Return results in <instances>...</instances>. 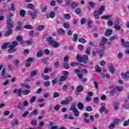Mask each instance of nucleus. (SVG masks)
Returning a JSON list of instances; mask_svg holds the SVG:
<instances>
[{"mask_svg":"<svg viewBox=\"0 0 129 129\" xmlns=\"http://www.w3.org/2000/svg\"><path fill=\"white\" fill-rule=\"evenodd\" d=\"M105 9L104 6H101L98 10L95 11L94 12V17H95V20H99V16H101Z\"/></svg>","mask_w":129,"mask_h":129,"instance_id":"f257e3e1","label":"nucleus"},{"mask_svg":"<svg viewBox=\"0 0 129 129\" xmlns=\"http://www.w3.org/2000/svg\"><path fill=\"white\" fill-rule=\"evenodd\" d=\"M76 58L77 61L81 63H87V60H88V56L86 54H84L83 56H81L79 54H78Z\"/></svg>","mask_w":129,"mask_h":129,"instance_id":"f03ea898","label":"nucleus"},{"mask_svg":"<svg viewBox=\"0 0 129 129\" xmlns=\"http://www.w3.org/2000/svg\"><path fill=\"white\" fill-rule=\"evenodd\" d=\"M18 93V96H22V94L23 95H27L30 93V91L28 90H22V89H15L13 91V93Z\"/></svg>","mask_w":129,"mask_h":129,"instance_id":"7ed1b4c3","label":"nucleus"},{"mask_svg":"<svg viewBox=\"0 0 129 129\" xmlns=\"http://www.w3.org/2000/svg\"><path fill=\"white\" fill-rule=\"evenodd\" d=\"M47 42L50 46L52 47H54V48H58L59 47V43L56 42L54 38H52L51 37H49L47 38Z\"/></svg>","mask_w":129,"mask_h":129,"instance_id":"20e7f679","label":"nucleus"},{"mask_svg":"<svg viewBox=\"0 0 129 129\" xmlns=\"http://www.w3.org/2000/svg\"><path fill=\"white\" fill-rule=\"evenodd\" d=\"M19 45V42L17 41H14L12 42V44L9 46V49L8 50V52L10 54H12L13 52H15L16 49L14 48H15L16 46Z\"/></svg>","mask_w":129,"mask_h":129,"instance_id":"39448f33","label":"nucleus"},{"mask_svg":"<svg viewBox=\"0 0 129 129\" xmlns=\"http://www.w3.org/2000/svg\"><path fill=\"white\" fill-rule=\"evenodd\" d=\"M70 110H72L74 113L75 116L78 117L79 116V111L76 108V106L75 104H73L70 109Z\"/></svg>","mask_w":129,"mask_h":129,"instance_id":"423d86ee","label":"nucleus"},{"mask_svg":"<svg viewBox=\"0 0 129 129\" xmlns=\"http://www.w3.org/2000/svg\"><path fill=\"white\" fill-rule=\"evenodd\" d=\"M48 127L49 129H58L59 128L58 126L56 125V122L53 121H50L49 122Z\"/></svg>","mask_w":129,"mask_h":129,"instance_id":"0eeeda50","label":"nucleus"},{"mask_svg":"<svg viewBox=\"0 0 129 129\" xmlns=\"http://www.w3.org/2000/svg\"><path fill=\"white\" fill-rule=\"evenodd\" d=\"M8 30L12 29L14 27V22H12V19H9L6 21Z\"/></svg>","mask_w":129,"mask_h":129,"instance_id":"6e6552de","label":"nucleus"},{"mask_svg":"<svg viewBox=\"0 0 129 129\" xmlns=\"http://www.w3.org/2000/svg\"><path fill=\"white\" fill-rule=\"evenodd\" d=\"M27 14L32 17V19H35L37 17V15H38V11L34 10L33 13H32L31 11H29Z\"/></svg>","mask_w":129,"mask_h":129,"instance_id":"1a4fd4ad","label":"nucleus"},{"mask_svg":"<svg viewBox=\"0 0 129 129\" xmlns=\"http://www.w3.org/2000/svg\"><path fill=\"white\" fill-rule=\"evenodd\" d=\"M107 42V39L105 37H103L102 38V40L101 41V43L100 44V47H101V46H103L104 44H105Z\"/></svg>","mask_w":129,"mask_h":129,"instance_id":"9d476101","label":"nucleus"},{"mask_svg":"<svg viewBox=\"0 0 129 129\" xmlns=\"http://www.w3.org/2000/svg\"><path fill=\"white\" fill-rule=\"evenodd\" d=\"M55 17V12L51 11L49 15H46V18L47 19H49V18H51V19H53Z\"/></svg>","mask_w":129,"mask_h":129,"instance_id":"9b49d317","label":"nucleus"},{"mask_svg":"<svg viewBox=\"0 0 129 129\" xmlns=\"http://www.w3.org/2000/svg\"><path fill=\"white\" fill-rule=\"evenodd\" d=\"M16 40L20 42V44H24V41H23V36H18L16 37Z\"/></svg>","mask_w":129,"mask_h":129,"instance_id":"f8f14e48","label":"nucleus"},{"mask_svg":"<svg viewBox=\"0 0 129 129\" xmlns=\"http://www.w3.org/2000/svg\"><path fill=\"white\" fill-rule=\"evenodd\" d=\"M58 35H65V31L63 28H59L58 30Z\"/></svg>","mask_w":129,"mask_h":129,"instance_id":"ddd939ff","label":"nucleus"},{"mask_svg":"<svg viewBox=\"0 0 129 129\" xmlns=\"http://www.w3.org/2000/svg\"><path fill=\"white\" fill-rule=\"evenodd\" d=\"M45 26L44 25H39L36 27L37 31H43V29H44Z\"/></svg>","mask_w":129,"mask_h":129,"instance_id":"4468645a","label":"nucleus"},{"mask_svg":"<svg viewBox=\"0 0 129 129\" xmlns=\"http://www.w3.org/2000/svg\"><path fill=\"white\" fill-rule=\"evenodd\" d=\"M27 8L29 9V10H34V9H35V6L32 4L29 3L27 4Z\"/></svg>","mask_w":129,"mask_h":129,"instance_id":"2eb2a0df","label":"nucleus"},{"mask_svg":"<svg viewBox=\"0 0 129 129\" xmlns=\"http://www.w3.org/2000/svg\"><path fill=\"white\" fill-rule=\"evenodd\" d=\"M77 92H81L83 90V86L80 85L76 88Z\"/></svg>","mask_w":129,"mask_h":129,"instance_id":"dca6fc26","label":"nucleus"},{"mask_svg":"<svg viewBox=\"0 0 129 129\" xmlns=\"http://www.w3.org/2000/svg\"><path fill=\"white\" fill-rule=\"evenodd\" d=\"M111 33H112V30L111 29H107L105 35L106 36H110Z\"/></svg>","mask_w":129,"mask_h":129,"instance_id":"f3484780","label":"nucleus"},{"mask_svg":"<svg viewBox=\"0 0 129 129\" xmlns=\"http://www.w3.org/2000/svg\"><path fill=\"white\" fill-rule=\"evenodd\" d=\"M63 16L64 20H70L71 19V15L69 14H64Z\"/></svg>","mask_w":129,"mask_h":129,"instance_id":"a211bd4d","label":"nucleus"},{"mask_svg":"<svg viewBox=\"0 0 129 129\" xmlns=\"http://www.w3.org/2000/svg\"><path fill=\"white\" fill-rule=\"evenodd\" d=\"M109 70L112 74H113L114 73V68L111 65L109 66Z\"/></svg>","mask_w":129,"mask_h":129,"instance_id":"6ab92c4d","label":"nucleus"},{"mask_svg":"<svg viewBox=\"0 0 129 129\" xmlns=\"http://www.w3.org/2000/svg\"><path fill=\"white\" fill-rule=\"evenodd\" d=\"M116 91V90L115 88H113L110 90V93L112 95V96H114V94H115V92Z\"/></svg>","mask_w":129,"mask_h":129,"instance_id":"aec40b11","label":"nucleus"},{"mask_svg":"<svg viewBox=\"0 0 129 129\" xmlns=\"http://www.w3.org/2000/svg\"><path fill=\"white\" fill-rule=\"evenodd\" d=\"M78 108L80 110L83 109V108L84 107V105H83V104L82 103H79L77 105Z\"/></svg>","mask_w":129,"mask_h":129,"instance_id":"412c9836","label":"nucleus"},{"mask_svg":"<svg viewBox=\"0 0 129 129\" xmlns=\"http://www.w3.org/2000/svg\"><path fill=\"white\" fill-rule=\"evenodd\" d=\"M116 90H118L119 92H120L123 90V87L122 86H118L116 87L115 88Z\"/></svg>","mask_w":129,"mask_h":129,"instance_id":"4be33fe9","label":"nucleus"},{"mask_svg":"<svg viewBox=\"0 0 129 129\" xmlns=\"http://www.w3.org/2000/svg\"><path fill=\"white\" fill-rule=\"evenodd\" d=\"M48 71H49V72H51V71H52V69L49 67L45 68L44 71V73L47 74L48 73Z\"/></svg>","mask_w":129,"mask_h":129,"instance_id":"5701e85b","label":"nucleus"},{"mask_svg":"<svg viewBox=\"0 0 129 129\" xmlns=\"http://www.w3.org/2000/svg\"><path fill=\"white\" fill-rule=\"evenodd\" d=\"M10 44L9 42H5V43L3 44L2 49H7L8 47V45Z\"/></svg>","mask_w":129,"mask_h":129,"instance_id":"b1692460","label":"nucleus"},{"mask_svg":"<svg viewBox=\"0 0 129 129\" xmlns=\"http://www.w3.org/2000/svg\"><path fill=\"white\" fill-rule=\"evenodd\" d=\"M8 31L5 34V36H6V37L10 36V35L12 34V28H10V29H8Z\"/></svg>","mask_w":129,"mask_h":129,"instance_id":"393cba45","label":"nucleus"},{"mask_svg":"<svg viewBox=\"0 0 129 129\" xmlns=\"http://www.w3.org/2000/svg\"><path fill=\"white\" fill-rule=\"evenodd\" d=\"M67 79V76H62L59 78V81H65Z\"/></svg>","mask_w":129,"mask_h":129,"instance_id":"a878e982","label":"nucleus"},{"mask_svg":"<svg viewBox=\"0 0 129 129\" xmlns=\"http://www.w3.org/2000/svg\"><path fill=\"white\" fill-rule=\"evenodd\" d=\"M77 6H78V3H77L76 2H72V3L71 7L73 9H75V8H76V7H77Z\"/></svg>","mask_w":129,"mask_h":129,"instance_id":"bb28decb","label":"nucleus"},{"mask_svg":"<svg viewBox=\"0 0 129 129\" xmlns=\"http://www.w3.org/2000/svg\"><path fill=\"white\" fill-rule=\"evenodd\" d=\"M66 100L69 103L71 101L73 100V98L72 97H66Z\"/></svg>","mask_w":129,"mask_h":129,"instance_id":"cd10ccee","label":"nucleus"},{"mask_svg":"<svg viewBox=\"0 0 129 129\" xmlns=\"http://www.w3.org/2000/svg\"><path fill=\"white\" fill-rule=\"evenodd\" d=\"M98 53L99 54L100 57H102L103 56V54H104V50H101L98 51Z\"/></svg>","mask_w":129,"mask_h":129,"instance_id":"c85d7f7f","label":"nucleus"},{"mask_svg":"<svg viewBox=\"0 0 129 129\" xmlns=\"http://www.w3.org/2000/svg\"><path fill=\"white\" fill-rule=\"evenodd\" d=\"M19 121L18 120H16L15 121L12 122L11 124L12 125H19Z\"/></svg>","mask_w":129,"mask_h":129,"instance_id":"c756f323","label":"nucleus"},{"mask_svg":"<svg viewBox=\"0 0 129 129\" xmlns=\"http://www.w3.org/2000/svg\"><path fill=\"white\" fill-rule=\"evenodd\" d=\"M63 27L65 28V29H69L70 28V25L68 23H64L63 24Z\"/></svg>","mask_w":129,"mask_h":129,"instance_id":"7c9ffc66","label":"nucleus"},{"mask_svg":"<svg viewBox=\"0 0 129 129\" xmlns=\"http://www.w3.org/2000/svg\"><path fill=\"white\" fill-rule=\"evenodd\" d=\"M24 28L28 30H32L33 29V27L30 25H25L24 26Z\"/></svg>","mask_w":129,"mask_h":129,"instance_id":"2f4dec72","label":"nucleus"},{"mask_svg":"<svg viewBox=\"0 0 129 129\" xmlns=\"http://www.w3.org/2000/svg\"><path fill=\"white\" fill-rule=\"evenodd\" d=\"M20 15L21 17L24 18L25 17V15H26V12L24 10H21L20 12Z\"/></svg>","mask_w":129,"mask_h":129,"instance_id":"473e14b6","label":"nucleus"},{"mask_svg":"<svg viewBox=\"0 0 129 129\" xmlns=\"http://www.w3.org/2000/svg\"><path fill=\"white\" fill-rule=\"evenodd\" d=\"M37 72H37V71H33L31 72L30 74V76H31L32 77H34V76H36V75H37Z\"/></svg>","mask_w":129,"mask_h":129,"instance_id":"72a5a7b5","label":"nucleus"},{"mask_svg":"<svg viewBox=\"0 0 129 129\" xmlns=\"http://www.w3.org/2000/svg\"><path fill=\"white\" fill-rule=\"evenodd\" d=\"M43 55V51L39 50L37 53V56L38 57H42Z\"/></svg>","mask_w":129,"mask_h":129,"instance_id":"f704fd0d","label":"nucleus"},{"mask_svg":"<svg viewBox=\"0 0 129 129\" xmlns=\"http://www.w3.org/2000/svg\"><path fill=\"white\" fill-rule=\"evenodd\" d=\"M43 85L46 87H49L51 85V83L49 81H45L43 83Z\"/></svg>","mask_w":129,"mask_h":129,"instance_id":"c9c22d12","label":"nucleus"},{"mask_svg":"<svg viewBox=\"0 0 129 129\" xmlns=\"http://www.w3.org/2000/svg\"><path fill=\"white\" fill-rule=\"evenodd\" d=\"M120 121V120L119 118H115L114 120H113V123L114 124V125H116L118 123V122H119Z\"/></svg>","mask_w":129,"mask_h":129,"instance_id":"e433bc0d","label":"nucleus"},{"mask_svg":"<svg viewBox=\"0 0 129 129\" xmlns=\"http://www.w3.org/2000/svg\"><path fill=\"white\" fill-rule=\"evenodd\" d=\"M30 114H34V115H37L38 114V109H35L33 111H32Z\"/></svg>","mask_w":129,"mask_h":129,"instance_id":"4c0bfd02","label":"nucleus"},{"mask_svg":"<svg viewBox=\"0 0 129 129\" xmlns=\"http://www.w3.org/2000/svg\"><path fill=\"white\" fill-rule=\"evenodd\" d=\"M21 86L22 87H25V88H27V89H30V88H31L30 86L23 83L21 84Z\"/></svg>","mask_w":129,"mask_h":129,"instance_id":"58836bf2","label":"nucleus"},{"mask_svg":"<svg viewBox=\"0 0 129 129\" xmlns=\"http://www.w3.org/2000/svg\"><path fill=\"white\" fill-rule=\"evenodd\" d=\"M111 17V16L110 15H108V16H102L101 17V19L104 20H109Z\"/></svg>","mask_w":129,"mask_h":129,"instance_id":"ea45409f","label":"nucleus"},{"mask_svg":"<svg viewBox=\"0 0 129 129\" xmlns=\"http://www.w3.org/2000/svg\"><path fill=\"white\" fill-rule=\"evenodd\" d=\"M30 124H31V125H36V124H37V120L34 119L31 120L30 122Z\"/></svg>","mask_w":129,"mask_h":129,"instance_id":"a19ab883","label":"nucleus"},{"mask_svg":"<svg viewBox=\"0 0 129 129\" xmlns=\"http://www.w3.org/2000/svg\"><path fill=\"white\" fill-rule=\"evenodd\" d=\"M77 39H78V35L75 33V34H74V39H73L74 42H76L77 41Z\"/></svg>","mask_w":129,"mask_h":129,"instance_id":"79ce46f5","label":"nucleus"},{"mask_svg":"<svg viewBox=\"0 0 129 129\" xmlns=\"http://www.w3.org/2000/svg\"><path fill=\"white\" fill-rule=\"evenodd\" d=\"M79 42H80V43H84L85 42H86V40L84 38H79L78 39Z\"/></svg>","mask_w":129,"mask_h":129,"instance_id":"37998d69","label":"nucleus"},{"mask_svg":"<svg viewBox=\"0 0 129 129\" xmlns=\"http://www.w3.org/2000/svg\"><path fill=\"white\" fill-rule=\"evenodd\" d=\"M78 49L80 51H83L84 50V46L81 44L78 45Z\"/></svg>","mask_w":129,"mask_h":129,"instance_id":"c03bdc74","label":"nucleus"},{"mask_svg":"<svg viewBox=\"0 0 129 129\" xmlns=\"http://www.w3.org/2000/svg\"><path fill=\"white\" fill-rule=\"evenodd\" d=\"M69 61V56H67L63 58L64 63H67Z\"/></svg>","mask_w":129,"mask_h":129,"instance_id":"a18cd8bd","label":"nucleus"},{"mask_svg":"<svg viewBox=\"0 0 129 129\" xmlns=\"http://www.w3.org/2000/svg\"><path fill=\"white\" fill-rule=\"evenodd\" d=\"M96 71L98 72H101V68L98 66V65L96 66L95 67Z\"/></svg>","mask_w":129,"mask_h":129,"instance_id":"49530a36","label":"nucleus"},{"mask_svg":"<svg viewBox=\"0 0 129 129\" xmlns=\"http://www.w3.org/2000/svg\"><path fill=\"white\" fill-rule=\"evenodd\" d=\"M36 96L32 97L30 101V103H33V102H35V101H36Z\"/></svg>","mask_w":129,"mask_h":129,"instance_id":"de8ad7c7","label":"nucleus"},{"mask_svg":"<svg viewBox=\"0 0 129 129\" xmlns=\"http://www.w3.org/2000/svg\"><path fill=\"white\" fill-rule=\"evenodd\" d=\"M108 127L110 129H113L115 127V125L113 123H112L109 125Z\"/></svg>","mask_w":129,"mask_h":129,"instance_id":"09e8293b","label":"nucleus"},{"mask_svg":"<svg viewBox=\"0 0 129 129\" xmlns=\"http://www.w3.org/2000/svg\"><path fill=\"white\" fill-rule=\"evenodd\" d=\"M94 102L95 104H98V103H99V100H98V98H95L94 99Z\"/></svg>","mask_w":129,"mask_h":129,"instance_id":"8fccbe9b","label":"nucleus"},{"mask_svg":"<svg viewBox=\"0 0 129 129\" xmlns=\"http://www.w3.org/2000/svg\"><path fill=\"white\" fill-rule=\"evenodd\" d=\"M59 95H60V94H59V93H58L57 92H55L53 93V97H54V98H56L58 97L59 96Z\"/></svg>","mask_w":129,"mask_h":129,"instance_id":"3c124183","label":"nucleus"},{"mask_svg":"<svg viewBox=\"0 0 129 129\" xmlns=\"http://www.w3.org/2000/svg\"><path fill=\"white\" fill-rule=\"evenodd\" d=\"M90 50H91V48L90 47H88L86 49V53L87 55H90Z\"/></svg>","mask_w":129,"mask_h":129,"instance_id":"603ef678","label":"nucleus"},{"mask_svg":"<svg viewBox=\"0 0 129 129\" xmlns=\"http://www.w3.org/2000/svg\"><path fill=\"white\" fill-rule=\"evenodd\" d=\"M118 105L119 104L117 103H115L114 106V109L115 110H117L118 109Z\"/></svg>","mask_w":129,"mask_h":129,"instance_id":"864d4df0","label":"nucleus"},{"mask_svg":"<svg viewBox=\"0 0 129 129\" xmlns=\"http://www.w3.org/2000/svg\"><path fill=\"white\" fill-rule=\"evenodd\" d=\"M114 29L115 30H120V26H119L118 24H115Z\"/></svg>","mask_w":129,"mask_h":129,"instance_id":"5fc2aeb1","label":"nucleus"},{"mask_svg":"<svg viewBox=\"0 0 129 129\" xmlns=\"http://www.w3.org/2000/svg\"><path fill=\"white\" fill-rule=\"evenodd\" d=\"M47 9H48V6H47L43 7L42 10V13H46L47 12Z\"/></svg>","mask_w":129,"mask_h":129,"instance_id":"6e6d98bb","label":"nucleus"},{"mask_svg":"<svg viewBox=\"0 0 129 129\" xmlns=\"http://www.w3.org/2000/svg\"><path fill=\"white\" fill-rule=\"evenodd\" d=\"M67 88H68V86L67 85H64L62 86V90L63 91H66L67 90Z\"/></svg>","mask_w":129,"mask_h":129,"instance_id":"4d7b16f0","label":"nucleus"},{"mask_svg":"<svg viewBox=\"0 0 129 129\" xmlns=\"http://www.w3.org/2000/svg\"><path fill=\"white\" fill-rule=\"evenodd\" d=\"M93 23V22L91 21V20H89L88 21V25L89 26V27H92V23Z\"/></svg>","mask_w":129,"mask_h":129,"instance_id":"13d9d810","label":"nucleus"},{"mask_svg":"<svg viewBox=\"0 0 129 129\" xmlns=\"http://www.w3.org/2000/svg\"><path fill=\"white\" fill-rule=\"evenodd\" d=\"M128 124H129V119H128V120L124 122V123L123 124L124 126H127V125H128Z\"/></svg>","mask_w":129,"mask_h":129,"instance_id":"bf43d9fd","label":"nucleus"},{"mask_svg":"<svg viewBox=\"0 0 129 129\" xmlns=\"http://www.w3.org/2000/svg\"><path fill=\"white\" fill-rule=\"evenodd\" d=\"M34 61V58L32 57H29L26 60V62H33Z\"/></svg>","mask_w":129,"mask_h":129,"instance_id":"052dcab7","label":"nucleus"},{"mask_svg":"<svg viewBox=\"0 0 129 129\" xmlns=\"http://www.w3.org/2000/svg\"><path fill=\"white\" fill-rule=\"evenodd\" d=\"M60 105H57L56 106H55L54 107V110H59V109H60Z\"/></svg>","mask_w":129,"mask_h":129,"instance_id":"680f3d73","label":"nucleus"},{"mask_svg":"<svg viewBox=\"0 0 129 129\" xmlns=\"http://www.w3.org/2000/svg\"><path fill=\"white\" fill-rule=\"evenodd\" d=\"M44 52V53L46 54V55H49V54H50V50H49V49H45Z\"/></svg>","mask_w":129,"mask_h":129,"instance_id":"e2e57ef3","label":"nucleus"},{"mask_svg":"<svg viewBox=\"0 0 129 129\" xmlns=\"http://www.w3.org/2000/svg\"><path fill=\"white\" fill-rule=\"evenodd\" d=\"M68 104H69L68 101H67L66 100L61 102V104H63V105H65Z\"/></svg>","mask_w":129,"mask_h":129,"instance_id":"0e129e2a","label":"nucleus"},{"mask_svg":"<svg viewBox=\"0 0 129 129\" xmlns=\"http://www.w3.org/2000/svg\"><path fill=\"white\" fill-rule=\"evenodd\" d=\"M108 26H112V25H113V23L112 22V21L109 20L107 23Z\"/></svg>","mask_w":129,"mask_h":129,"instance_id":"69168bd1","label":"nucleus"},{"mask_svg":"<svg viewBox=\"0 0 129 129\" xmlns=\"http://www.w3.org/2000/svg\"><path fill=\"white\" fill-rule=\"evenodd\" d=\"M116 35H114L110 38V41H113V40H115L116 39Z\"/></svg>","mask_w":129,"mask_h":129,"instance_id":"338daca9","label":"nucleus"},{"mask_svg":"<svg viewBox=\"0 0 129 129\" xmlns=\"http://www.w3.org/2000/svg\"><path fill=\"white\" fill-rule=\"evenodd\" d=\"M87 111H92V107H87L86 109Z\"/></svg>","mask_w":129,"mask_h":129,"instance_id":"774afa93","label":"nucleus"}]
</instances>
